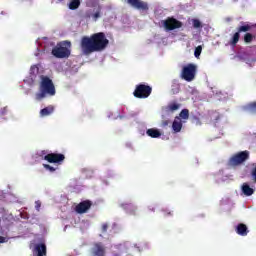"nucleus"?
<instances>
[{"mask_svg": "<svg viewBox=\"0 0 256 256\" xmlns=\"http://www.w3.org/2000/svg\"><path fill=\"white\" fill-rule=\"evenodd\" d=\"M109 47V39L105 32H97L91 36H84L80 40V48L84 55H91V53H101Z\"/></svg>", "mask_w": 256, "mask_h": 256, "instance_id": "nucleus-1", "label": "nucleus"}, {"mask_svg": "<svg viewBox=\"0 0 256 256\" xmlns=\"http://www.w3.org/2000/svg\"><path fill=\"white\" fill-rule=\"evenodd\" d=\"M39 89L40 92L36 94V101H42L47 95H49V97L55 96V84H53V80L48 76H41Z\"/></svg>", "mask_w": 256, "mask_h": 256, "instance_id": "nucleus-2", "label": "nucleus"}, {"mask_svg": "<svg viewBox=\"0 0 256 256\" xmlns=\"http://www.w3.org/2000/svg\"><path fill=\"white\" fill-rule=\"evenodd\" d=\"M251 29H253V26L241 22V26L237 28V32H235L229 40V45L231 47H237V43H239V39H241V33H249Z\"/></svg>", "mask_w": 256, "mask_h": 256, "instance_id": "nucleus-3", "label": "nucleus"}, {"mask_svg": "<svg viewBox=\"0 0 256 256\" xmlns=\"http://www.w3.org/2000/svg\"><path fill=\"white\" fill-rule=\"evenodd\" d=\"M249 160V151H241L234 154L228 161L229 167H239V165H243L245 161Z\"/></svg>", "mask_w": 256, "mask_h": 256, "instance_id": "nucleus-4", "label": "nucleus"}, {"mask_svg": "<svg viewBox=\"0 0 256 256\" xmlns=\"http://www.w3.org/2000/svg\"><path fill=\"white\" fill-rule=\"evenodd\" d=\"M153 93V88L147 84H138L133 95L136 99H147Z\"/></svg>", "mask_w": 256, "mask_h": 256, "instance_id": "nucleus-5", "label": "nucleus"}, {"mask_svg": "<svg viewBox=\"0 0 256 256\" xmlns=\"http://www.w3.org/2000/svg\"><path fill=\"white\" fill-rule=\"evenodd\" d=\"M182 79L191 83L195 79V75H197V65L195 64H188L183 67L182 69Z\"/></svg>", "mask_w": 256, "mask_h": 256, "instance_id": "nucleus-6", "label": "nucleus"}, {"mask_svg": "<svg viewBox=\"0 0 256 256\" xmlns=\"http://www.w3.org/2000/svg\"><path fill=\"white\" fill-rule=\"evenodd\" d=\"M162 25L166 31H175V29H181V27H183V22L173 17H168L166 20L162 21Z\"/></svg>", "mask_w": 256, "mask_h": 256, "instance_id": "nucleus-7", "label": "nucleus"}, {"mask_svg": "<svg viewBox=\"0 0 256 256\" xmlns=\"http://www.w3.org/2000/svg\"><path fill=\"white\" fill-rule=\"evenodd\" d=\"M52 55L57 59H67L71 55V50L67 47L56 46L52 49Z\"/></svg>", "mask_w": 256, "mask_h": 256, "instance_id": "nucleus-8", "label": "nucleus"}, {"mask_svg": "<svg viewBox=\"0 0 256 256\" xmlns=\"http://www.w3.org/2000/svg\"><path fill=\"white\" fill-rule=\"evenodd\" d=\"M91 256H106L107 255V249L105 248V244L102 242H95L93 244V247L90 250Z\"/></svg>", "mask_w": 256, "mask_h": 256, "instance_id": "nucleus-9", "label": "nucleus"}, {"mask_svg": "<svg viewBox=\"0 0 256 256\" xmlns=\"http://www.w3.org/2000/svg\"><path fill=\"white\" fill-rule=\"evenodd\" d=\"M44 161L61 165L65 161V155L61 153H49L44 156Z\"/></svg>", "mask_w": 256, "mask_h": 256, "instance_id": "nucleus-10", "label": "nucleus"}, {"mask_svg": "<svg viewBox=\"0 0 256 256\" xmlns=\"http://www.w3.org/2000/svg\"><path fill=\"white\" fill-rule=\"evenodd\" d=\"M127 3L138 11H149V4L143 0H127Z\"/></svg>", "mask_w": 256, "mask_h": 256, "instance_id": "nucleus-11", "label": "nucleus"}, {"mask_svg": "<svg viewBox=\"0 0 256 256\" xmlns=\"http://www.w3.org/2000/svg\"><path fill=\"white\" fill-rule=\"evenodd\" d=\"M91 207H93V202H91V200H84L76 205L75 211L76 213L83 215V213H87Z\"/></svg>", "mask_w": 256, "mask_h": 256, "instance_id": "nucleus-12", "label": "nucleus"}, {"mask_svg": "<svg viewBox=\"0 0 256 256\" xmlns=\"http://www.w3.org/2000/svg\"><path fill=\"white\" fill-rule=\"evenodd\" d=\"M33 253L36 256H47V245L45 243L35 244Z\"/></svg>", "mask_w": 256, "mask_h": 256, "instance_id": "nucleus-13", "label": "nucleus"}, {"mask_svg": "<svg viewBox=\"0 0 256 256\" xmlns=\"http://www.w3.org/2000/svg\"><path fill=\"white\" fill-rule=\"evenodd\" d=\"M182 129H183V121L179 116H176L172 123V131H174V133H181Z\"/></svg>", "mask_w": 256, "mask_h": 256, "instance_id": "nucleus-14", "label": "nucleus"}, {"mask_svg": "<svg viewBox=\"0 0 256 256\" xmlns=\"http://www.w3.org/2000/svg\"><path fill=\"white\" fill-rule=\"evenodd\" d=\"M121 207L123 208L128 215H136L137 214V206L134 205L133 203H124L121 204Z\"/></svg>", "mask_w": 256, "mask_h": 256, "instance_id": "nucleus-15", "label": "nucleus"}, {"mask_svg": "<svg viewBox=\"0 0 256 256\" xmlns=\"http://www.w3.org/2000/svg\"><path fill=\"white\" fill-rule=\"evenodd\" d=\"M121 207L123 208L128 215H136L137 214V206L134 205L133 203H124L121 204Z\"/></svg>", "mask_w": 256, "mask_h": 256, "instance_id": "nucleus-16", "label": "nucleus"}, {"mask_svg": "<svg viewBox=\"0 0 256 256\" xmlns=\"http://www.w3.org/2000/svg\"><path fill=\"white\" fill-rule=\"evenodd\" d=\"M121 207L123 208L128 215H136L137 214V206L134 205L133 203H124L121 204Z\"/></svg>", "mask_w": 256, "mask_h": 256, "instance_id": "nucleus-17", "label": "nucleus"}, {"mask_svg": "<svg viewBox=\"0 0 256 256\" xmlns=\"http://www.w3.org/2000/svg\"><path fill=\"white\" fill-rule=\"evenodd\" d=\"M236 233L241 237H247L249 234V228H247V225L240 223L236 226Z\"/></svg>", "mask_w": 256, "mask_h": 256, "instance_id": "nucleus-18", "label": "nucleus"}, {"mask_svg": "<svg viewBox=\"0 0 256 256\" xmlns=\"http://www.w3.org/2000/svg\"><path fill=\"white\" fill-rule=\"evenodd\" d=\"M55 113V106L49 105L40 110V117H49V115H53Z\"/></svg>", "mask_w": 256, "mask_h": 256, "instance_id": "nucleus-19", "label": "nucleus"}, {"mask_svg": "<svg viewBox=\"0 0 256 256\" xmlns=\"http://www.w3.org/2000/svg\"><path fill=\"white\" fill-rule=\"evenodd\" d=\"M146 135H148V137H151L152 139H159V137H161V131L156 128H150L146 131Z\"/></svg>", "mask_w": 256, "mask_h": 256, "instance_id": "nucleus-20", "label": "nucleus"}, {"mask_svg": "<svg viewBox=\"0 0 256 256\" xmlns=\"http://www.w3.org/2000/svg\"><path fill=\"white\" fill-rule=\"evenodd\" d=\"M242 193L246 196V197H251V195H253V193H255V190L251 187H249V184L244 183L242 185Z\"/></svg>", "mask_w": 256, "mask_h": 256, "instance_id": "nucleus-21", "label": "nucleus"}, {"mask_svg": "<svg viewBox=\"0 0 256 256\" xmlns=\"http://www.w3.org/2000/svg\"><path fill=\"white\" fill-rule=\"evenodd\" d=\"M78 7H81V0H70L68 3V8L70 11H76Z\"/></svg>", "mask_w": 256, "mask_h": 256, "instance_id": "nucleus-22", "label": "nucleus"}, {"mask_svg": "<svg viewBox=\"0 0 256 256\" xmlns=\"http://www.w3.org/2000/svg\"><path fill=\"white\" fill-rule=\"evenodd\" d=\"M180 107H181V104L172 102L166 107V109L167 111H171V113H175V111H178Z\"/></svg>", "mask_w": 256, "mask_h": 256, "instance_id": "nucleus-23", "label": "nucleus"}, {"mask_svg": "<svg viewBox=\"0 0 256 256\" xmlns=\"http://www.w3.org/2000/svg\"><path fill=\"white\" fill-rule=\"evenodd\" d=\"M245 111L248 113H256V102H252L245 107Z\"/></svg>", "mask_w": 256, "mask_h": 256, "instance_id": "nucleus-24", "label": "nucleus"}, {"mask_svg": "<svg viewBox=\"0 0 256 256\" xmlns=\"http://www.w3.org/2000/svg\"><path fill=\"white\" fill-rule=\"evenodd\" d=\"M192 25L194 29H203V24L201 23V20L197 18L192 19Z\"/></svg>", "mask_w": 256, "mask_h": 256, "instance_id": "nucleus-25", "label": "nucleus"}, {"mask_svg": "<svg viewBox=\"0 0 256 256\" xmlns=\"http://www.w3.org/2000/svg\"><path fill=\"white\" fill-rule=\"evenodd\" d=\"M181 119H184V121H187L189 119V109H183L178 116Z\"/></svg>", "mask_w": 256, "mask_h": 256, "instance_id": "nucleus-26", "label": "nucleus"}, {"mask_svg": "<svg viewBox=\"0 0 256 256\" xmlns=\"http://www.w3.org/2000/svg\"><path fill=\"white\" fill-rule=\"evenodd\" d=\"M253 39H255V36H253V34L247 32L245 35H244V43H252L253 42Z\"/></svg>", "mask_w": 256, "mask_h": 256, "instance_id": "nucleus-27", "label": "nucleus"}, {"mask_svg": "<svg viewBox=\"0 0 256 256\" xmlns=\"http://www.w3.org/2000/svg\"><path fill=\"white\" fill-rule=\"evenodd\" d=\"M203 51V47L202 46H197L195 48L194 51V57H196V59H199V57H201V52Z\"/></svg>", "mask_w": 256, "mask_h": 256, "instance_id": "nucleus-28", "label": "nucleus"}, {"mask_svg": "<svg viewBox=\"0 0 256 256\" xmlns=\"http://www.w3.org/2000/svg\"><path fill=\"white\" fill-rule=\"evenodd\" d=\"M94 21H97V19H99L101 17V6H98V10L96 13H94L92 15Z\"/></svg>", "mask_w": 256, "mask_h": 256, "instance_id": "nucleus-29", "label": "nucleus"}, {"mask_svg": "<svg viewBox=\"0 0 256 256\" xmlns=\"http://www.w3.org/2000/svg\"><path fill=\"white\" fill-rule=\"evenodd\" d=\"M43 167L47 171H50V173H55V171H56V169L53 166L49 165V164H43Z\"/></svg>", "mask_w": 256, "mask_h": 256, "instance_id": "nucleus-30", "label": "nucleus"}, {"mask_svg": "<svg viewBox=\"0 0 256 256\" xmlns=\"http://www.w3.org/2000/svg\"><path fill=\"white\" fill-rule=\"evenodd\" d=\"M109 229V224L108 223H104L102 224V233H107V230Z\"/></svg>", "mask_w": 256, "mask_h": 256, "instance_id": "nucleus-31", "label": "nucleus"}, {"mask_svg": "<svg viewBox=\"0 0 256 256\" xmlns=\"http://www.w3.org/2000/svg\"><path fill=\"white\" fill-rule=\"evenodd\" d=\"M7 111H8L7 107L1 108L0 109V116L3 117L5 115H7Z\"/></svg>", "mask_w": 256, "mask_h": 256, "instance_id": "nucleus-32", "label": "nucleus"}, {"mask_svg": "<svg viewBox=\"0 0 256 256\" xmlns=\"http://www.w3.org/2000/svg\"><path fill=\"white\" fill-rule=\"evenodd\" d=\"M171 122L169 120H163L161 125L162 127H167Z\"/></svg>", "mask_w": 256, "mask_h": 256, "instance_id": "nucleus-33", "label": "nucleus"}, {"mask_svg": "<svg viewBox=\"0 0 256 256\" xmlns=\"http://www.w3.org/2000/svg\"><path fill=\"white\" fill-rule=\"evenodd\" d=\"M35 209H37L38 211L41 209V203L39 201L35 202Z\"/></svg>", "mask_w": 256, "mask_h": 256, "instance_id": "nucleus-34", "label": "nucleus"}, {"mask_svg": "<svg viewBox=\"0 0 256 256\" xmlns=\"http://www.w3.org/2000/svg\"><path fill=\"white\" fill-rule=\"evenodd\" d=\"M173 95H176V93H179V87L172 88Z\"/></svg>", "mask_w": 256, "mask_h": 256, "instance_id": "nucleus-35", "label": "nucleus"}, {"mask_svg": "<svg viewBox=\"0 0 256 256\" xmlns=\"http://www.w3.org/2000/svg\"><path fill=\"white\" fill-rule=\"evenodd\" d=\"M168 215H173V212L164 210V217H168Z\"/></svg>", "mask_w": 256, "mask_h": 256, "instance_id": "nucleus-36", "label": "nucleus"}, {"mask_svg": "<svg viewBox=\"0 0 256 256\" xmlns=\"http://www.w3.org/2000/svg\"><path fill=\"white\" fill-rule=\"evenodd\" d=\"M5 241H6V238L3 236H0V243H5Z\"/></svg>", "mask_w": 256, "mask_h": 256, "instance_id": "nucleus-37", "label": "nucleus"}, {"mask_svg": "<svg viewBox=\"0 0 256 256\" xmlns=\"http://www.w3.org/2000/svg\"><path fill=\"white\" fill-rule=\"evenodd\" d=\"M148 210H150V211H152V212L154 213L155 207H154V206H149V207H148Z\"/></svg>", "mask_w": 256, "mask_h": 256, "instance_id": "nucleus-38", "label": "nucleus"}, {"mask_svg": "<svg viewBox=\"0 0 256 256\" xmlns=\"http://www.w3.org/2000/svg\"><path fill=\"white\" fill-rule=\"evenodd\" d=\"M66 43H68V45H71V42H66Z\"/></svg>", "mask_w": 256, "mask_h": 256, "instance_id": "nucleus-39", "label": "nucleus"}, {"mask_svg": "<svg viewBox=\"0 0 256 256\" xmlns=\"http://www.w3.org/2000/svg\"><path fill=\"white\" fill-rule=\"evenodd\" d=\"M58 1H64V0H58Z\"/></svg>", "mask_w": 256, "mask_h": 256, "instance_id": "nucleus-40", "label": "nucleus"}]
</instances>
